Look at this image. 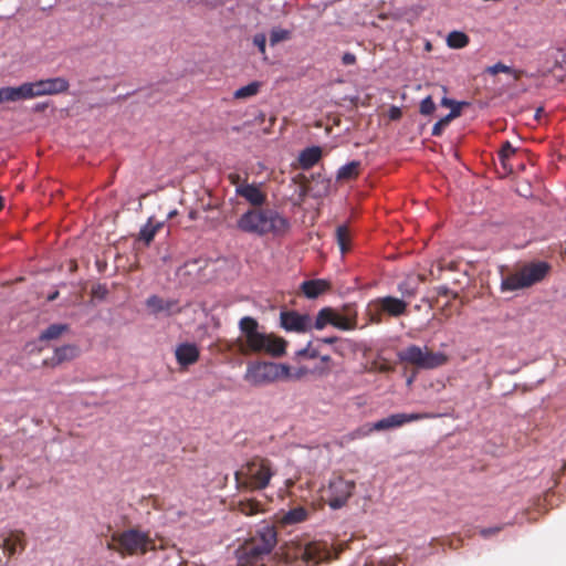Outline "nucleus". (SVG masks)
I'll use <instances>...</instances> for the list:
<instances>
[{
    "label": "nucleus",
    "mask_w": 566,
    "mask_h": 566,
    "mask_svg": "<svg viewBox=\"0 0 566 566\" xmlns=\"http://www.w3.org/2000/svg\"><path fill=\"white\" fill-rule=\"evenodd\" d=\"M280 325L286 332L307 333L314 328V321L308 314L286 310L280 313Z\"/></svg>",
    "instance_id": "obj_13"
},
{
    "label": "nucleus",
    "mask_w": 566,
    "mask_h": 566,
    "mask_svg": "<svg viewBox=\"0 0 566 566\" xmlns=\"http://www.w3.org/2000/svg\"><path fill=\"white\" fill-rule=\"evenodd\" d=\"M332 325L340 331H352L357 327V311L353 305H345L342 312L333 307H323L318 311L314 328L322 331Z\"/></svg>",
    "instance_id": "obj_9"
},
{
    "label": "nucleus",
    "mask_w": 566,
    "mask_h": 566,
    "mask_svg": "<svg viewBox=\"0 0 566 566\" xmlns=\"http://www.w3.org/2000/svg\"><path fill=\"white\" fill-rule=\"evenodd\" d=\"M31 88L30 82H24L19 86L0 87V103L31 99L33 98Z\"/></svg>",
    "instance_id": "obj_19"
},
{
    "label": "nucleus",
    "mask_w": 566,
    "mask_h": 566,
    "mask_svg": "<svg viewBox=\"0 0 566 566\" xmlns=\"http://www.w3.org/2000/svg\"><path fill=\"white\" fill-rule=\"evenodd\" d=\"M342 62L344 65H353L356 62V56L353 53L346 52L342 56Z\"/></svg>",
    "instance_id": "obj_40"
},
{
    "label": "nucleus",
    "mask_w": 566,
    "mask_h": 566,
    "mask_svg": "<svg viewBox=\"0 0 566 566\" xmlns=\"http://www.w3.org/2000/svg\"><path fill=\"white\" fill-rule=\"evenodd\" d=\"M552 271V265L546 261H533L523 264L514 273L503 277L501 289L503 291H517L531 287L542 282Z\"/></svg>",
    "instance_id": "obj_5"
},
{
    "label": "nucleus",
    "mask_w": 566,
    "mask_h": 566,
    "mask_svg": "<svg viewBox=\"0 0 566 566\" xmlns=\"http://www.w3.org/2000/svg\"><path fill=\"white\" fill-rule=\"evenodd\" d=\"M235 193L244 198L253 208L262 207L266 201V195L254 184L238 185Z\"/></svg>",
    "instance_id": "obj_20"
},
{
    "label": "nucleus",
    "mask_w": 566,
    "mask_h": 566,
    "mask_svg": "<svg viewBox=\"0 0 566 566\" xmlns=\"http://www.w3.org/2000/svg\"><path fill=\"white\" fill-rule=\"evenodd\" d=\"M274 474L269 459L254 457L235 471L234 479L238 490L260 491L269 486Z\"/></svg>",
    "instance_id": "obj_3"
},
{
    "label": "nucleus",
    "mask_w": 566,
    "mask_h": 566,
    "mask_svg": "<svg viewBox=\"0 0 566 566\" xmlns=\"http://www.w3.org/2000/svg\"><path fill=\"white\" fill-rule=\"evenodd\" d=\"M253 44L259 49L260 53L265 56L266 36L264 33H256L253 36Z\"/></svg>",
    "instance_id": "obj_38"
},
{
    "label": "nucleus",
    "mask_w": 566,
    "mask_h": 566,
    "mask_svg": "<svg viewBox=\"0 0 566 566\" xmlns=\"http://www.w3.org/2000/svg\"><path fill=\"white\" fill-rule=\"evenodd\" d=\"M153 541L147 533L136 528L113 533L106 547L120 556L144 555L150 548Z\"/></svg>",
    "instance_id": "obj_6"
},
{
    "label": "nucleus",
    "mask_w": 566,
    "mask_h": 566,
    "mask_svg": "<svg viewBox=\"0 0 566 566\" xmlns=\"http://www.w3.org/2000/svg\"><path fill=\"white\" fill-rule=\"evenodd\" d=\"M504 525H499L494 527H484L480 530V535L484 538L496 535L503 530Z\"/></svg>",
    "instance_id": "obj_39"
},
{
    "label": "nucleus",
    "mask_w": 566,
    "mask_h": 566,
    "mask_svg": "<svg viewBox=\"0 0 566 566\" xmlns=\"http://www.w3.org/2000/svg\"><path fill=\"white\" fill-rule=\"evenodd\" d=\"M323 151L318 146H311L303 149L298 155V167L308 170L314 167L322 158Z\"/></svg>",
    "instance_id": "obj_23"
},
{
    "label": "nucleus",
    "mask_w": 566,
    "mask_h": 566,
    "mask_svg": "<svg viewBox=\"0 0 566 566\" xmlns=\"http://www.w3.org/2000/svg\"><path fill=\"white\" fill-rule=\"evenodd\" d=\"M290 221L272 208H251L237 220V229L243 233L263 237H282L289 232Z\"/></svg>",
    "instance_id": "obj_2"
},
{
    "label": "nucleus",
    "mask_w": 566,
    "mask_h": 566,
    "mask_svg": "<svg viewBox=\"0 0 566 566\" xmlns=\"http://www.w3.org/2000/svg\"><path fill=\"white\" fill-rule=\"evenodd\" d=\"M290 377V367L284 364L255 361L247 366L244 380L254 387L268 385Z\"/></svg>",
    "instance_id": "obj_8"
},
{
    "label": "nucleus",
    "mask_w": 566,
    "mask_h": 566,
    "mask_svg": "<svg viewBox=\"0 0 566 566\" xmlns=\"http://www.w3.org/2000/svg\"><path fill=\"white\" fill-rule=\"evenodd\" d=\"M436 415L430 412H412V413H392L386 418H382L374 423V429L377 431L388 430L397 427H401L406 423L432 419Z\"/></svg>",
    "instance_id": "obj_14"
},
{
    "label": "nucleus",
    "mask_w": 566,
    "mask_h": 566,
    "mask_svg": "<svg viewBox=\"0 0 566 566\" xmlns=\"http://www.w3.org/2000/svg\"><path fill=\"white\" fill-rule=\"evenodd\" d=\"M542 112H544L542 107L537 108L535 113V118H538Z\"/></svg>",
    "instance_id": "obj_47"
},
{
    "label": "nucleus",
    "mask_w": 566,
    "mask_h": 566,
    "mask_svg": "<svg viewBox=\"0 0 566 566\" xmlns=\"http://www.w3.org/2000/svg\"><path fill=\"white\" fill-rule=\"evenodd\" d=\"M401 116V109L397 106H391L389 109V118L390 119H399Z\"/></svg>",
    "instance_id": "obj_44"
},
{
    "label": "nucleus",
    "mask_w": 566,
    "mask_h": 566,
    "mask_svg": "<svg viewBox=\"0 0 566 566\" xmlns=\"http://www.w3.org/2000/svg\"><path fill=\"white\" fill-rule=\"evenodd\" d=\"M240 336L232 347L243 356L264 354L271 357H281L285 354L287 342L275 335L260 331L259 322L244 316L239 322Z\"/></svg>",
    "instance_id": "obj_1"
},
{
    "label": "nucleus",
    "mask_w": 566,
    "mask_h": 566,
    "mask_svg": "<svg viewBox=\"0 0 566 566\" xmlns=\"http://www.w3.org/2000/svg\"><path fill=\"white\" fill-rule=\"evenodd\" d=\"M161 227V222L153 223V220L149 219L148 222L140 229L139 239L143 240L146 244H149Z\"/></svg>",
    "instance_id": "obj_30"
},
{
    "label": "nucleus",
    "mask_w": 566,
    "mask_h": 566,
    "mask_svg": "<svg viewBox=\"0 0 566 566\" xmlns=\"http://www.w3.org/2000/svg\"><path fill=\"white\" fill-rule=\"evenodd\" d=\"M329 289V283L324 280H310L304 281L301 285V291L308 298H315Z\"/></svg>",
    "instance_id": "obj_24"
},
{
    "label": "nucleus",
    "mask_w": 566,
    "mask_h": 566,
    "mask_svg": "<svg viewBox=\"0 0 566 566\" xmlns=\"http://www.w3.org/2000/svg\"><path fill=\"white\" fill-rule=\"evenodd\" d=\"M329 370H331V368H329V367H326V368H322V369L319 370V373H321V374H328V373H329Z\"/></svg>",
    "instance_id": "obj_48"
},
{
    "label": "nucleus",
    "mask_w": 566,
    "mask_h": 566,
    "mask_svg": "<svg viewBox=\"0 0 566 566\" xmlns=\"http://www.w3.org/2000/svg\"><path fill=\"white\" fill-rule=\"evenodd\" d=\"M146 306L154 315L164 313L167 316H171L182 312V307L179 305L178 300L163 298L158 295L149 296L146 300Z\"/></svg>",
    "instance_id": "obj_16"
},
{
    "label": "nucleus",
    "mask_w": 566,
    "mask_h": 566,
    "mask_svg": "<svg viewBox=\"0 0 566 566\" xmlns=\"http://www.w3.org/2000/svg\"><path fill=\"white\" fill-rule=\"evenodd\" d=\"M412 380H413V378H412V377H410V378L408 379V381H407V382H408V385H410V384L412 382Z\"/></svg>",
    "instance_id": "obj_52"
},
{
    "label": "nucleus",
    "mask_w": 566,
    "mask_h": 566,
    "mask_svg": "<svg viewBox=\"0 0 566 566\" xmlns=\"http://www.w3.org/2000/svg\"><path fill=\"white\" fill-rule=\"evenodd\" d=\"M178 214V211L177 210H172L168 213V219H172L174 217H176Z\"/></svg>",
    "instance_id": "obj_46"
},
{
    "label": "nucleus",
    "mask_w": 566,
    "mask_h": 566,
    "mask_svg": "<svg viewBox=\"0 0 566 566\" xmlns=\"http://www.w3.org/2000/svg\"><path fill=\"white\" fill-rule=\"evenodd\" d=\"M338 557L326 542H312L307 544L302 552V560L305 566H318L323 562H328Z\"/></svg>",
    "instance_id": "obj_12"
},
{
    "label": "nucleus",
    "mask_w": 566,
    "mask_h": 566,
    "mask_svg": "<svg viewBox=\"0 0 566 566\" xmlns=\"http://www.w3.org/2000/svg\"><path fill=\"white\" fill-rule=\"evenodd\" d=\"M336 336L316 338L315 343L321 347L322 344H334L337 342Z\"/></svg>",
    "instance_id": "obj_43"
},
{
    "label": "nucleus",
    "mask_w": 566,
    "mask_h": 566,
    "mask_svg": "<svg viewBox=\"0 0 566 566\" xmlns=\"http://www.w3.org/2000/svg\"><path fill=\"white\" fill-rule=\"evenodd\" d=\"M318 357H319L321 361H322V363H324V364H328V363H331V361H332V358H331V356H329V355H321V354H319V356H318Z\"/></svg>",
    "instance_id": "obj_45"
},
{
    "label": "nucleus",
    "mask_w": 566,
    "mask_h": 566,
    "mask_svg": "<svg viewBox=\"0 0 566 566\" xmlns=\"http://www.w3.org/2000/svg\"><path fill=\"white\" fill-rule=\"evenodd\" d=\"M260 86H261V84L259 82H256V81L255 82H251L248 85L238 88L233 93V96L237 99H243V98L252 97V96H254V95H256L259 93Z\"/></svg>",
    "instance_id": "obj_34"
},
{
    "label": "nucleus",
    "mask_w": 566,
    "mask_h": 566,
    "mask_svg": "<svg viewBox=\"0 0 566 566\" xmlns=\"http://www.w3.org/2000/svg\"><path fill=\"white\" fill-rule=\"evenodd\" d=\"M356 484L352 480L343 476H334L329 480L327 488L323 491V500L333 510H337L346 505L349 497L355 491Z\"/></svg>",
    "instance_id": "obj_11"
},
{
    "label": "nucleus",
    "mask_w": 566,
    "mask_h": 566,
    "mask_svg": "<svg viewBox=\"0 0 566 566\" xmlns=\"http://www.w3.org/2000/svg\"><path fill=\"white\" fill-rule=\"evenodd\" d=\"M436 111V104L432 97L429 95L424 97L420 103V113L422 115H431Z\"/></svg>",
    "instance_id": "obj_37"
},
{
    "label": "nucleus",
    "mask_w": 566,
    "mask_h": 566,
    "mask_svg": "<svg viewBox=\"0 0 566 566\" xmlns=\"http://www.w3.org/2000/svg\"><path fill=\"white\" fill-rule=\"evenodd\" d=\"M486 72L492 74V75H495L497 73H509V74H513L514 77L517 78L516 72L512 67H510V66H507V65H505V64H503L501 62H499V63H496V64H494L492 66H489L486 69Z\"/></svg>",
    "instance_id": "obj_36"
},
{
    "label": "nucleus",
    "mask_w": 566,
    "mask_h": 566,
    "mask_svg": "<svg viewBox=\"0 0 566 566\" xmlns=\"http://www.w3.org/2000/svg\"><path fill=\"white\" fill-rule=\"evenodd\" d=\"M292 38V31L275 27L270 31V44L275 46L276 44L289 41Z\"/></svg>",
    "instance_id": "obj_33"
},
{
    "label": "nucleus",
    "mask_w": 566,
    "mask_h": 566,
    "mask_svg": "<svg viewBox=\"0 0 566 566\" xmlns=\"http://www.w3.org/2000/svg\"><path fill=\"white\" fill-rule=\"evenodd\" d=\"M78 348L74 345H64L54 350L50 359L44 360V365L55 367L64 361L72 360L78 356Z\"/></svg>",
    "instance_id": "obj_22"
},
{
    "label": "nucleus",
    "mask_w": 566,
    "mask_h": 566,
    "mask_svg": "<svg viewBox=\"0 0 566 566\" xmlns=\"http://www.w3.org/2000/svg\"><path fill=\"white\" fill-rule=\"evenodd\" d=\"M306 518L307 511L302 506H297L290 510L287 513L283 515L282 523L286 525H292L304 522Z\"/></svg>",
    "instance_id": "obj_28"
},
{
    "label": "nucleus",
    "mask_w": 566,
    "mask_h": 566,
    "mask_svg": "<svg viewBox=\"0 0 566 566\" xmlns=\"http://www.w3.org/2000/svg\"><path fill=\"white\" fill-rule=\"evenodd\" d=\"M319 346L314 342H308L305 348L296 352L297 357H305L310 359L317 358L319 356Z\"/></svg>",
    "instance_id": "obj_35"
},
{
    "label": "nucleus",
    "mask_w": 566,
    "mask_h": 566,
    "mask_svg": "<svg viewBox=\"0 0 566 566\" xmlns=\"http://www.w3.org/2000/svg\"><path fill=\"white\" fill-rule=\"evenodd\" d=\"M27 534L21 530H11L3 535L2 549L10 558L27 547Z\"/></svg>",
    "instance_id": "obj_18"
},
{
    "label": "nucleus",
    "mask_w": 566,
    "mask_h": 566,
    "mask_svg": "<svg viewBox=\"0 0 566 566\" xmlns=\"http://www.w3.org/2000/svg\"><path fill=\"white\" fill-rule=\"evenodd\" d=\"M43 107H44V105L43 106L38 105L36 109H43Z\"/></svg>",
    "instance_id": "obj_53"
},
{
    "label": "nucleus",
    "mask_w": 566,
    "mask_h": 566,
    "mask_svg": "<svg viewBox=\"0 0 566 566\" xmlns=\"http://www.w3.org/2000/svg\"><path fill=\"white\" fill-rule=\"evenodd\" d=\"M361 172V163L359 160H353L342 166L336 175L337 181H349L358 178Z\"/></svg>",
    "instance_id": "obj_26"
},
{
    "label": "nucleus",
    "mask_w": 566,
    "mask_h": 566,
    "mask_svg": "<svg viewBox=\"0 0 566 566\" xmlns=\"http://www.w3.org/2000/svg\"><path fill=\"white\" fill-rule=\"evenodd\" d=\"M447 43L452 49H462L469 43V36L461 31H452L447 38Z\"/></svg>",
    "instance_id": "obj_32"
},
{
    "label": "nucleus",
    "mask_w": 566,
    "mask_h": 566,
    "mask_svg": "<svg viewBox=\"0 0 566 566\" xmlns=\"http://www.w3.org/2000/svg\"><path fill=\"white\" fill-rule=\"evenodd\" d=\"M56 295H57V293L52 294V296H50L49 300H54Z\"/></svg>",
    "instance_id": "obj_51"
},
{
    "label": "nucleus",
    "mask_w": 566,
    "mask_h": 566,
    "mask_svg": "<svg viewBox=\"0 0 566 566\" xmlns=\"http://www.w3.org/2000/svg\"><path fill=\"white\" fill-rule=\"evenodd\" d=\"M276 544V531L273 526L264 525L240 549L241 566H265L264 559Z\"/></svg>",
    "instance_id": "obj_4"
},
{
    "label": "nucleus",
    "mask_w": 566,
    "mask_h": 566,
    "mask_svg": "<svg viewBox=\"0 0 566 566\" xmlns=\"http://www.w3.org/2000/svg\"><path fill=\"white\" fill-rule=\"evenodd\" d=\"M448 266L450 270H453L454 269L453 262H450Z\"/></svg>",
    "instance_id": "obj_50"
},
{
    "label": "nucleus",
    "mask_w": 566,
    "mask_h": 566,
    "mask_svg": "<svg viewBox=\"0 0 566 566\" xmlns=\"http://www.w3.org/2000/svg\"><path fill=\"white\" fill-rule=\"evenodd\" d=\"M516 151L517 149L512 147V144H503L499 150V159L506 174L513 172L516 167L514 164Z\"/></svg>",
    "instance_id": "obj_25"
},
{
    "label": "nucleus",
    "mask_w": 566,
    "mask_h": 566,
    "mask_svg": "<svg viewBox=\"0 0 566 566\" xmlns=\"http://www.w3.org/2000/svg\"><path fill=\"white\" fill-rule=\"evenodd\" d=\"M407 306L408 304L401 298L385 296L369 302L366 313L371 323L380 324L384 315L398 317L406 313Z\"/></svg>",
    "instance_id": "obj_10"
},
{
    "label": "nucleus",
    "mask_w": 566,
    "mask_h": 566,
    "mask_svg": "<svg viewBox=\"0 0 566 566\" xmlns=\"http://www.w3.org/2000/svg\"><path fill=\"white\" fill-rule=\"evenodd\" d=\"M237 509L240 513L247 516H252L263 511L261 503L254 499L239 501L237 504Z\"/></svg>",
    "instance_id": "obj_27"
},
{
    "label": "nucleus",
    "mask_w": 566,
    "mask_h": 566,
    "mask_svg": "<svg viewBox=\"0 0 566 566\" xmlns=\"http://www.w3.org/2000/svg\"><path fill=\"white\" fill-rule=\"evenodd\" d=\"M336 241L343 254L350 249V233L347 226H338L336 229Z\"/></svg>",
    "instance_id": "obj_29"
},
{
    "label": "nucleus",
    "mask_w": 566,
    "mask_h": 566,
    "mask_svg": "<svg viewBox=\"0 0 566 566\" xmlns=\"http://www.w3.org/2000/svg\"><path fill=\"white\" fill-rule=\"evenodd\" d=\"M33 98L56 95L69 90L70 83L64 77H51L30 82Z\"/></svg>",
    "instance_id": "obj_15"
},
{
    "label": "nucleus",
    "mask_w": 566,
    "mask_h": 566,
    "mask_svg": "<svg viewBox=\"0 0 566 566\" xmlns=\"http://www.w3.org/2000/svg\"><path fill=\"white\" fill-rule=\"evenodd\" d=\"M231 185L238 187V185L247 184L245 181H242L241 176L239 174H230L228 176Z\"/></svg>",
    "instance_id": "obj_42"
},
{
    "label": "nucleus",
    "mask_w": 566,
    "mask_h": 566,
    "mask_svg": "<svg viewBox=\"0 0 566 566\" xmlns=\"http://www.w3.org/2000/svg\"><path fill=\"white\" fill-rule=\"evenodd\" d=\"M443 269H444V265L439 264V270H443Z\"/></svg>",
    "instance_id": "obj_54"
},
{
    "label": "nucleus",
    "mask_w": 566,
    "mask_h": 566,
    "mask_svg": "<svg viewBox=\"0 0 566 566\" xmlns=\"http://www.w3.org/2000/svg\"><path fill=\"white\" fill-rule=\"evenodd\" d=\"M4 207V199L3 197L0 196V211L3 209Z\"/></svg>",
    "instance_id": "obj_49"
},
{
    "label": "nucleus",
    "mask_w": 566,
    "mask_h": 566,
    "mask_svg": "<svg viewBox=\"0 0 566 566\" xmlns=\"http://www.w3.org/2000/svg\"><path fill=\"white\" fill-rule=\"evenodd\" d=\"M176 360L181 367H188L199 360L200 352L196 344L182 343L176 347Z\"/></svg>",
    "instance_id": "obj_21"
},
{
    "label": "nucleus",
    "mask_w": 566,
    "mask_h": 566,
    "mask_svg": "<svg viewBox=\"0 0 566 566\" xmlns=\"http://www.w3.org/2000/svg\"><path fill=\"white\" fill-rule=\"evenodd\" d=\"M399 361L412 365L418 369H434L448 363V356L441 352H432L427 346L409 345L397 353Z\"/></svg>",
    "instance_id": "obj_7"
},
{
    "label": "nucleus",
    "mask_w": 566,
    "mask_h": 566,
    "mask_svg": "<svg viewBox=\"0 0 566 566\" xmlns=\"http://www.w3.org/2000/svg\"><path fill=\"white\" fill-rule=\"evenodd\" d=\"M67 329L69 326L66 324H52L41 333L39 338L40 340L57 339Z\"/></svg>",
    "instance_id": "obj_31"
},
{
    "label": "nucleus",
    "mask_w": 566,
    "mask_h": 566,
    "mask_svg": "<svg viewBox=\"0 0 566 566\" xmlns=\"http://www.w3.org/2000/svg\"><path fill=\"white\" fill-rule=\"evenodd\" d=\"M441 105L449 107L450 113L443 117H441L432 127V136L439 137L442 134V130L449 125L451 120L455 117L460 116L461 109L463 106H467L465 102H457L454 99L442 97Z\"/></svg>",
    "instance_id": "obj_17"
},
{
    "label": "nucleus",
    "mask_w": 566,
    "mask_h": 566,
    "mask_svg": "<svg viewBox=\"0 0 566 566\" xmlns=\"http://www.w3.org/2000/svg\"><path fill=\"white\" fill-rule=\"evenodd\" d=\"M392 565L391 559H381V560H369L364 566H389Z\"/></svg>",
    "instance_id": "obj_41"
}]
</instances>
